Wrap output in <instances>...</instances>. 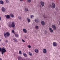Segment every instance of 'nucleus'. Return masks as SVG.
<instances>
[{
	"label": "nucleus",
	"mask_w": 60,
	"mask_h": 60,
	"mask_svg": "<svg viewBox=\"0 0 60 60\" xmlns=\"http://www.w3.org/2000/svg\"><path fill=\"white\" fill-rule=\"evenodd\" d=\"M9 27L10 28L11 27H15V23L14 22H12V23L11 24L10 23L8 25Z\"/></svg>",
	"instance_id": "obj_1"
},
{
	"label": "nucleus",
	"mask_w": 60,
	"mask_h": 60,
	"mask_svg": "<svg viewBox=\"0 0 60 60\" xmlns=\"http://www.w3.org/2000/svg\"><path fill=\"white\" fill-rule=\"evenodd\" d=\"M2 54L3 55L4 54V53H5L6 52V50L4 47H3L2 48Z\"/></svg>",
	"instance_id": "obj_2"
},
{
	"label": "nucleus",
	"mask_w": 60,
	"mask_h": 60,
	"mask_svg": "<svg viewBox=\"0 0 60 60\" xmlns=\"http://www.w3.org/2000/svg\"><path fill=\"white\" fill-rule=\"evenodd\" d=\"M40 4L42 7H43L44 6V2L43 1L40 2Z\"/></svg>",
	"instance_id": "obj_3"
},
{
	"label": "nucleus",
	"mask_w": 60,
	"mask_h": 60,
	"mask_svg": "<svg viewBox=\"0 0 60 60\" xmlns=\"http://www.w3.org/2000/svg\"><path fill=\"white\" fill-rule=\"evenodd\" d=\"M53 46H57L58 45L57 44L56 42H54L53 43Z\"/></svg>",
	"instance_id": "obj_4"
},
{
	"label": "nucleus",
	"mask_w": 60,
	"mask_h": 60,
	"mask_svg": "<svg viewBox=\"0 0 60 60\" xmlns=\"http://www.w3.org/2000/svg\"><path fill=\"white\" fill-rule=\"evenodd\" d=\"M1 11L3 12H5V9L4 7H2L1 8Z\"/></svg>",
	"instance_id": "obj_5"
},
{
	"label": "nucleus",
	"mask_w": 60,
	"mask_h": 60,
	"mask_svg": "<svg viewBox=\"0 0 60 60\" xmlns=\"http://www.w3.org/2000/svg\"><path fill=\"white\" fill-rule=\"evenodd\" d=\"M43 52L44 53L46 54V53H47V50L46 49H44Z\"/></svg>",
	"instance_id": "obj_6"
},
{
	"label": "nucleus",
	"mask_w": 60,
	"mask_h": 60,
	"mask_svg": "<svg viewBox=\"0 0 60 60\" xmlns=\"http://www.w3.org/2000/svg\"><path fill=\"white\" fill-rule=\"evenodd\" d=\"M23 32L25 33H26L27 32V30L25 29H23Z\"/></svg>",
	"instance_id": "obj_7"
},
{
	"label": "nucleus",
	"mask_w": 60,
	"mask_h": 60,
	"mask_svg": "<svg viewBox=\"0 0 60 60\" xmlns=\"http://www.w3.org/2000/svg\"><path fill=\"white\" fill-rule=\"evenodd\" d=\"M52 28L53 29H54V30H56V27L54 25H52Z\"/></svg>",
	"instance_id": "obj_8"
},
{
	"label": "nucleus",
	"mask_w": 60,
	"mask_h": 60,
	"mask_svg": "<svg viewBox=\"0 0 60 60\" xmlns=\"http://www.w3.org/2000/svg\"><path fill=\"white\" fill-rule=\"evenodd\" d=\"M52 7L53 8H55L56 7V5L55 4L53 3L52 4Z\"/></svg>",
	"instance_id": "obj_9"
},
{
	"label": "nucleus",
	"mask_w": 60,
	"mask_h": 60,
	"mask_svg": "<svg viewBox=\"0 0 60 60\" xmlns=\"http://www.w3.org/2000/svg\"><path fill=\"white\" fill-rule=\"evenodd\" d=\"M0 4H1L3 5L4 4V1L2 0H0Z\"/></svg>",
	"instance_id": "obj_10"
},
{
	"label": "nucleus",
	"mask_w": 60,
	"mask_h": 60,
	"mask_svg": "<svg viewBox=\"0 0 60 60\" xmlns=\"http://www.w3.org/2000/svg\"><path fill=\"white\" fill-rule=\"evenodd\" d=\"M6 18L7 19H10V15H7L6 16Z\"/></svg>",
	"instance_id": "obj_11"
},
{
	"label": "nucleus",
	"mask_w": 60,
	"mask_h": 60,
	"mask_svg": "<svg viewBox=\"0 0 60 60\" xmlns=\"http://www.w3.org/2000/svg\"><path fill=\"white\" fill-rule=\"evenodd\" d=\"M49 29L50 32L51 33H53V30L52 29V28L50 27H49Z\"/></svg>",
	"instance_id": "obj_12"
},
{
	"label": "nucleus",
	"mask_w": 60,
	"mask_h": 60,
	"mask_svg": "<svg viewBox=\"0 0 60 60\" xmlns=\"http://www.w3.org/2000/svg\"><path fill=\"white\" fill-rule=\"evenodd\" d=\"M34 51L36 53H38L39 52V50L37 49H35L34 50Z\"/></svg>",
	"instance_id": "obj_13"
},
{
	"label": "nucleus",
	"mask_w": 60,
	"mask_h": 60,
	"mask_svg": "<svg viewBox=\"0 0 60 60\" xmlns=\"http://www.w3.org/2000/svg\"><path fill=\"white\" fill-rule=\"evenodd\" d=\"M10 15L11 17V18H14V15H13V14H10Z\"/></svg>",
	"instance_id": "obj_14"
},
{
	"label": "nucleus",
	"mask_w": 60,
	"mask_h": 60,
	"mask_svg": "<svg viewBox=\"0 0 60 60\" xmlns=\"http://www.w3.org/2000/svg\"><path fill=\"white\" fill-rule=\"evenodd\" d=\"M35 22H36V23H37V22H39V19H36L35 20Z\"/></svg>",
	"instance_id": "obj_15"
},
{
	"label": "nucleus",
	"mask_w": 60,
	"mask_h": 60,
	"mask_svg": "<svg viewBox=\"0 0 60 60\" xmlns=\"http://www.w3.org/2000/svg\"><path fill=\"white\" fill-rule=\"evenodd\" d=\"M6 35L7 36H10V33H9L8 32H7L6 33Z\"/></svg>",
	"instance_id": "obj_16"
},
{
	"label": "nucleus",
	"mask_w": 60,
	"mask_h": 60,
	"mask_svg": "<svg viewBox=\"0 0 60 60\" xmlns=\"http://www.w3.org/2000/svg\"><path fill=\"white\" fill-rule=\"evenodd\" d=\"M14 35L15 37H19V35L17 34H15Z\"/></svg>",
	"instance_id": "obj_17"
},
{
	"label": "nucleus",
	"mask_w": 60,
	"mask_h": 60,
	"mask_svg": "<svg viewBox=\"0 0 60 60\" xmlns=\"http://www.w3.org/2000/svg\"><path fill=\"white\" fill-rule=\"evenodd\" d=\"M13 40H14V41L15 42H17V39L16 38H14L13 39Z\"/></svg>",
	"instance_id": "obj_18"
},
{
	"label": "nucleus",
	"mask_w": 60,
	"mask_h": 60,
	"mask_svg": "<svg viewBox=\"0 0 60 60\" xmlns=\"http://www.w3.org/2000/svg\"><path fill=\"white\" fill-rule=\"evenodd\" d=\"M23 54L24 56H25V57H27V55L26 53L24 52Z\"/></svg>",
	"instance_id": "obj_19"
},
{
	"label": "nucleus",
	"mask_w": 60,
	"mask_h": 60,
	"mask_svg": "<svg viewBox=\"0 0 60 60\" xmlns=\"http://www.w3.org/2000/svg\"><path fill=\"white\" fill-rule=\"evenodd\" d=\"M41 24L42 25H43V26H44V25H45V22H44L43 21H42L41 22Z\"/></svg>",
	"instance_id": "obj_20"
},
{
	"label": "nucleus",
	"mask_w": 60,
	"mask_h": 60,
	"mask_svg": "<svg viewBox=\"0 0 60 60\" xmlns=\"http://www.w3.org/2000/svg\"><path fill=\"white\" fill-rule=\"evenodd\" d=\"M27 19L28 23H29L30 22V21H31L30 19H29V18H27Z\"/></svg>",
	"instance_id": "obj_21"
},
{
	"label": "nucleus",
	"mask_w": 60,
	"mask_h": 60,
	"mask_svg": "<svg viewBox=\"0 0 60 60\" xmlns=\"http://www.w3.org/2000/svg\"><path fill=\"white\" fill-rule=\"evenodd\" d=\"M30 19H32V18H33L34 17V15H30Z\"/></svg>",
	"instance_id": "obj_22"
},
{
	"label": "nucleus",
	"mask_w": 60,
	"mask_h": 60,
	"mask_svg": "<svg viewBox=\"0 0 60 60\" xmlns=\"http://www.w3.org/2000/svg\"><path fill=\"white\" fill-rule=\"evenodd\" d=\"M29 11V10L28 8H26L24 9V11L26 12L27 11Z\"/></svg>",
	"instance_id": "obj_23"
},
{
	"label": "nucleus",
	"mask_w": 60,
	"mask_h": 60,
	"mask_svg": "<svg viewBox=\"0 0 60 60\" xmlns=\"http://www.w3.org/2000/svg\"><path fill=\"white\" fill-rule=\"evenodd\" d=\"M4 35L5 37V38H6V33H4Z\"/></svg>",
	"instance_id": "obj_24"
},
{
	"label": "nucleus",
	"mask_w": 60,
	"mask_h": 60,
	"mask_svg": "<svg viewBox=\"0 0 60 60\" xmlns=\"http://www.w3.org/2000/svg\"><path fill=\"white\" fill-rule=\"evenodd\" d=\"M5 3H6L7 4H8V3H9V1H8V0H5Z\"/></svg>",
	"instance_id": "obj_25"
},
{
	"label": "nucleus",
	"mask_w": 60,
	"mask_h": 60,
	"mask_svg": "<svg viewBox=\"0 0 60 60\" xmlns=\"http://www.w3.org/2000/svg\"><path fill=\"white\" fill-rule=\"evenodd\" d=\"M18 18L20 20H21V19H22V17H21L20 16H18Z\"/></svg>",
	"instance_id": "obj_26"
},
{
	"label": "nucleus",
	"mask_w": 60,
	"mask_h": 60,
	"mask_svg": "<svg viewBox=\"0 0 60 60\" xmlns=\"http://www.w3.org/2000/svg\"><path fill=\"white\" fill-rule=\"evenodd\" d=\"M28 47L29 48H31V46L30 45H28Z\"/></svg>",
	"instance_id": "obj_27"
},
{
	"label": "nucleus",
	"mask_w": 60,
	"mask_h": 60,
	"mask_svg": "<svg viewBox=\"0 0 60 60\" xmlns=\"http://www.w3.org/2000/svg\"><path fill=\"white\" fill-rule=\"evenodd\" d=\"M29 54L30 56H33V54L31 53V52H29Z\"/></svg>",
	"instance_id": "obj_28"
},
{
	"label": "nucleus",
	"mask_w": 60,
	"mask_h": 60,
	"mask_svg": "<svg viewBox=\"0 0 60 60\" xmlns=\"http://www.w3.org/2000/svg\"><path fill=\"white\" fill-rule=\"evenodd\" d=\"M35 28L36 29H38V28H39V26H35Z\"/></svg>",
	"instance_id": "obj_29"
},
{
	"label": "nucleus",
	"mask_w": 60,
	"mask_h": 60,
	"mask_svg": "<svg viewBox=\"0 0 60 60\" xmlns=\"http://www.w3.org/2000/svg\"><path fill=\"white\" fill-rule=\"evenodd\" d=\"M19 54H22V53L21 52V51H19Z\"/></svg>",
	"instance_id": "obj_30"
},
{
	"label": "nucleus",
	"mask_w": 60,
	"mask_h": 60,
	"mask_svg": "<svg viewBox=\"0 0 60 60\" xmlns=\"http://www.w3.org/2000/svg\"><path fill=\"white\" fill-rule=\"evenodd\" d=\"M27 1L28 3H30V2H31V0H27Z\"/></svg>",
	"instance_id": "obj_31"
},
{
	"label": "nucleus",
	"mask_w": 60,
	"mask_h": 60,
	"mask_svg": "<svg viewBox=\"0 0 60 60\" xmlns=\"http://www.w3.org/2000/svg\"><path fill=\"white\" fill-rule=\"evenodd\" d=\"M22 42H25V40H24L23 39L22 40Z\"/></svg>",
	"instance_id": "obj_32"
},
{
	"label": "nucleus",
	"mask_w": 60,
	"mask_h": 60,
	"mask_svg": "<svg viewBox=\"0 0 60 60\" xmlns=\"http://www.w3.org/2000/svg\"><path fill=\"white\" fill-rule=\"evenodd\" d=\"M44 17L45 18H47V17H46V16H45V15H44Z\"/></svg>",
	"instance_id": "obj_33"
},
{
	"label": "nucleus",
	"mask_w": 60,
	"mask_h": 60,
	"mask_svg": "<svg viewBox=\"0 0 60 60\" xmlns=\"http://www.w3.org/2000/svg\"><path fill=\"white\" fill-rule=\"evenodd\" d=\"M2 49L0 47V51H2Z\"/></svg>",
	"instance_id": "obj_34"
},
{
	"label": "nucleus",
	"mask_w": 60,
	"mask_h": 60,
	"mask_svg": "<svg viewBox=\"0 0 60 60\" xmlns=\"http://www.w3.org/2000/svg\"><path fill=\"white\" fill-rule=\"evenodd\" d=\"M12 32L13 33H14V30H12Z\"/></svg>",
	"instance_id": "obj_35"
},
{
	"label": "nucleus",
	"mask_w": 60,
	"mask_h": 60,
	"mask_svg": "<svg viewBox=\"0 0 60 60\" xmlns=\"http://www.w3.org/2000/svg\"><path fill=\"white\" fill-rule=\"evenodd\" d=\"M45 34H47V31H45Z\"/></svg>",
	"instance_id": "obj_36"
},
{
	"label": "nucleus",
	"mask_w": 60,
	"mask_h": 60,
	"mask_svg": "<svg viewBox=\"0 0 60 60\" xmlns=\"http://www.w3.org/2000/svg\"><path fill=\"white\" fill-rule=\"evenodd\" d=\"M5 41L7 43H8V40H6Z\"/></svg>",
	"instance_id": "obj_37"
},
{
	"label": "nucleus",
	"mask_w": 60,
	"mask_h": 60,
	"mask_svg": "<svg viewBox=\"0 0 60 60\" xmlns=\"http://www.w3.org/2000/svg\"><path fill=\"white\" fill-rule=\"evenodd\" d=\"M25 37V39H27V36H26Z\"/></svg>",
	"instance_id": "obj_38"
},
{
	"label": "nucleus",
	"mask_w": 60,
	"mask_h": 60,
	"mask_svg": "<svg viewBox=\"0 0 60 60\" xmlns=\"http://www.w3.org/2000/svg\"><path fill=\"white\" fill-rule=\"evenodd\" d=\"M20 1H21V2H22V1H23V0H20Z\"/></svg>",
	"instance_id": "obj_39"
},
{
	"label": "nucleus",
	"mask_w": 60,
	"mask_h": 60,
	"mask_svg": "<svg viewBox=\"0 0 60 60\" xmlns=\"http://www.w3.org/2000/svg\"><path fill=\"white\" fill-rule=\"evenodd\" d=\"M1 17L0 16V20H1Z\"/></svg>",
	"instance_id": "obj_40"
},
{
	"label": "nucleus",
	"mask_w": 60,
	"mask_h": 60,
	"mask_svg": "<svg viewBox=\"0 0 60 60\" xmlns=\"http://www.w3.org/2000/svg\"><path fill=\"white\" fill-rule=\"evenodd\" d=\"M50 7H51H51H52L51 6V5H50Z\"/></svg>",
	"instance_id": "obj_41"
},
{
	"label": "nucleus",
	"mask_w": 60,
	"mask_h": 60,
	"mask_svg": "<svg viewBox=\"0 0 60 60\" xmlns=\"http://www.w3.org/2000/svg\"><path fill=\"white\" fill-rule=\"evenodd\" d=\"M0 60H2L0 58Z\"/></svg>",
	"instance_id": "obj_42"
},
{
	"label": "nucleus",
	"mask_w": 60,
	"mask_h": 60,
	"mask_svg": "<svg viewBox=\"0 0 60 60\" xmlns=\"http://www.w3.org/2000/svg\"><path fill=\"white\" fill-rule=\"evenodd\" d=\"M60 25V22H59Z\"/></svg>",
	"instance_id": "obj_43"
},
{
	"label": "nucleus",
	"mask_w": 60,
	"mask_h": 60,
	"mask_svg": "<svg viewBox=\"0 0 60 60\" xmlns=\"http://www.w3.org/2000/svg\"><path fill=\"white\" fill-rule=\"evenodd\" d=\"M1 41V39H0V42Z\"/></svg>",
	"instance_id": "obj_44"
},
{
	"label": "nucleus",
	"mask_w": 60,
	"mask_h": 60,
	"mask_svg": "<svg viewBox=\"0 0 60 60\" xmlns=\"http://www.w3.org/2000/svg\"><path fill=\"white\" fill-rule=\"evenodd\" d=\"M51 0V1H53V0Z\"/></svg>",
	"instance_id": "obj_45"
}]
</instances>
